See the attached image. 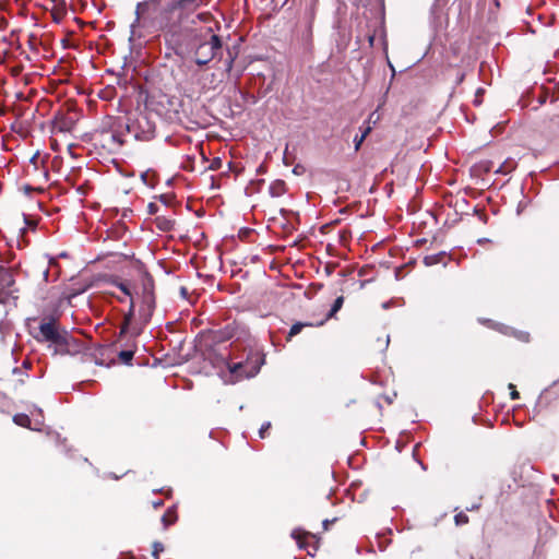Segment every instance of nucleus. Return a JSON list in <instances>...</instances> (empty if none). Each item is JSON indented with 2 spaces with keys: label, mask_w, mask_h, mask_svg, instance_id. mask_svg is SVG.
Segmentation results:
<instances>
[{
  "label": "nucleus",
  "mask_w": 559,
  "mask_h": 559,
  "mask_svg": "<svg viewBox=\"0 0 559 559\" xmlns=\"http://www.w3.org/2000/svg\"><path fill=\"white\" fill-rule=\"evenodd\" d=\"M264 364V356L259 352L249 350L246 359L228 362V370L237 380L257 376Z\"/></svg>",
  "instance_id": "f257e3e1"
},
{
  "label": "nucleus",
  "mask_w": 559,
  "mask_h": 559,
  "mask_svg": "<svg viewBox=\"0 0 559 559\" xmlns=\"http://www.w3.org/2000/svg\"><path fill=\"white\" fill-rule=\"evenodd\" d=\"M133 135L136 141L148 142L156 136V122L152 115L146 111L139 110L132 114Z\"/></svg>",
  "instance_id": "f03ea898"
},
{
  "label": "nucleus",
  "mask_w": 559,
  "mask_h": 559,
  "mask_svg": "<svg viewBox=\"0 0 559 559\" xmlns=\"http://www.w3.org/2000/svg\"><path fill=\"white\" fill-rule=\"evenodd\" d=\"M176 11H179V9L173 0L165 2L157 14L151 19L152 26L166 34H174L180 22L179 19L175 17Z\"/></svg>",
  "instance_id": "7ed1b4c3"
},
{
  "label": "nucleus",
  "mask_w": 559,
  "mask_h": 559,
  "mask_svg": "<svg viewBox=\"0 0 559 559\" xmlns=\"http://www.w3.org/2000/svg\"><path fill=\"white\" fill-rule=\"evenodd\" d=\"M144 331V324L140 321V317L135 319V304L133 298H130V306L127 313L123 316L122 323L118 333V341L123 340L127 335L130 338H136Z\"/></svg>",
  "instance_id": "20e7f679"
},
{
  "label": "nucleus",
  "mask_w": 559,
  "mask_h": 559,
  "mask_svg": "<svg viewBox=\"0 0 559 559\" xmlns=\"http://www.w3.org/2000/svg\"><path fill=\"white\" fill-rule=\"evenodd\" d=\"M162 7V0H143L136 3L135 7V19L130 25V37L129 41L132 43L135 37V27L140 25L141 19L144 21L148 19L152 13L158 12Z\"/></svg>",
  "instance_id": "39448f33"
},
{
  "label": "nucleus",
  "mask_w": 559,
  "mask_h": 559,
  "mask_svg": "<svg viewBox=\"0 0 559 559\" xmlns=\"http://www.w3.org/2000/svg\"><path fill=\"white\" fill-rule=\"evenodd\" d=\"M62 332L59 331L57 320L55 318L44 319L39 326L37 334L34 335L35 340L40 343H60L63 341Z\"/></svg>",
  "instance_id": "423d86ee"
},
{
  "label": "nucleus",
  "mask_w": 559,
  "mask_h": 559,
  "mask_svg": "<svg viewBox=\"0 0 559 559\" xmlns=\"http://www.w3.org/2000/svg\"><path fill=\"white\" fill-rule=\"evenodd\" d=\"M63 341L60 343H55L53 354L60 355H74L80 350L81 344L79 341L73 338L67 331L62 332Z\"/></svg>",
  "instance_id": "0eeeda50"
},
{
  "label": "nucleus",
  "mask_w": 559,
  "mask_h": 559,
  "mask_svg": "<svg viewBox=\"0 0 559 559\" xmlns=\"http://www.w3.org/2000/svg\"><path fill=\"white\" fill-rule=\"evenodd\" d=\"M156 308L155 296H141V305L139 308L140 321L143 322L144 328L150 323L154 310Z\"/></svg>",
  "instance_id": "6e6552de"
},
{
  "label": "nucleus",
  "mask_w": 559,
  "mask_h": 559,
  "mask_svg": "<svg viewBox=\"0 0 559 559\" xmlns=\"http://www.w3.org/2000/svg\"><path fill=\"white\" fill-rule=\"evenodd\" d=\"M124 346L127 347L126 349H121L119 353H118V358L119 360L123 364V365H127V366H131L132 365V360H133V357H134V354L136 352V342H135V338H130L126 344Z\"/></svg>",
  "instance_id": "1a4fd4ad"
},
{
  "label": "nucleus",
  "mask_w": 559,
  "mask_h": 559,
  "mask_svg": "<svg viewBox=\"0 0 559 559\" xmlns=\"http://www.w3.org/2000/svg\"><path fill=\"white\" fill-rule=\"evenodd\" d=\"M179 11H195L206 7L212 0H173Z\"/></svg>",
  "instance_id": "9d476101"
},
{
  "label": "nucleus",
  "mask_w": 559,
  "mask_h": 559,
  "mask_svg": "<svg viewBox=\"0 0 559 559\" xmlns=\"http://www.w3.org/2000/svg\"><path fill=\"white\" fill-rule=\"evenodd\" d=\"M223 48L222 37L213 34L210 41H204L199 45V52H203L205 49L212 50L215 55H221Z\"/></svg>",
  "instance_id": "9b49d317"
},
{
  "label": "nucleus",
  "mask_w": 559,
  "mask_h": 559,
  "mask_svg": "<svg viewBox=\"0 0 559 559\" xmlns=\"http://www.w3.org/2000/svg\"><path fill=\"white\" fill-rule=\"evenodd\" d=\"M14 282L12 271L0 266V290L9 292L8 289L14 285Z\"/></svg>",
  "instance_id": "f8f14e48"
},
{
  "label": "nucleus",
  "mask_w": 559,
  "mask_h": 559,
  "mask_svg": "<svg viewBox=\"0 0 559 559\" xmlns=\"http://www.w3.org/2000/svg\"><path fill=\"white\" fill-rule=\"evenodd\" d=\"M132 124H133L132 114H130L126 117V119L121 118V117L117 118L114 122V128L118 131L123 130L128 133L133 134V130H131Z\"/></svg>",
  "instance_id": "ddd939ff"
},
{
  "label": "nucleus",
  "mask_w": 559,
  "mask_h": 559,
  "mask_svg": "<svg viewBox=\"0 0 559 559\" xmlns=\"http://www.w3.org/2000/svg\"><path fill=\"white\" fill-rule=\"evenodd\" d=\"M195 55H197L195 63L199 67L206 66L211 60H213L214 58L217 57V55H215L210 49H205V50H203V52H199V47L195 50Z\"/></svg>",
  "instance_id": "4468645a"
},
{
  "label": "nucleus",
  "mask_w": 559,
  "mask_h": 559,
  "mask_svg": "<svg viewBox=\"0 0 559 559\" xmlns=\"http://www.w3.org/2000/svg\"><path fill=\"white\" fill-rule=\"evenodd\" d=\"M269 192L273 198L283 195L286 192L285 181L281 179L274 180L269 187Z\"/></svg>",
  "instance_id": "2eb2a0df"
},
{
  "label": "nucleus",
  "mask_w": 559,
  "mask_h": 559,
  "mask_svg": "<svg viewBox=\"0 0 559 559\" xmlns=\"http://www.w3.org/2000/svg\"><path fill=\"white\" fill-rule=\"evenodd\" d=\"M146 295L155 296L154 295V280L148 273H145L142 278V295L141 296H146Z\"/></svg>",
  "instance_id": "dca6fc26"
},
{
  "label": "nucleus",
  "mask_w": 559,
  "mask_h": 559,
  "mask_svg": "<svg viewBox=\"0 0 559 559\" xmlns=\"http://www.w3.org/2000/svg\"><path fill=\"white\" fill-rule=\"evenodd\" d=\"M111 285L118 287L126 296H129L130 298H133L130 284L126 281H121L118 277L111 276L108 281Z\"/></svg>",
  "instance_id": "f3484780"
},
{
  "label": "nucleus",
  "mask_w": 559,
  "mask_h": 559,
  "mask_svg": "<svg viewBox=\"0 0 559 559\" xmlns=\"http://www.w3.org/2000/svg\"><path fill=\"white\" fill-rule=\"evenodd\" d=\"M175 221L169 219L165 216H157L155 218V225L160 231H170L175 227Z\"/></svg>",
  "instance_id": "a211bd4d"
},
{
  "label": "nucleus",
  "mask_w": 559,
  "mask_h": 559,
  "mask_svg": "<svg viewBox=\"0 0 559 559\" xmlns=\"http://www.w3.org/2000/svg\"><path fill=\"white\" fill-rule=\"evenodd\" d=\"M301 535L308 536L310 534L308 532L302 531L301 528H295L290 533L292 538L296 540L298 547L300 549H306L308 544L305 540H302Z\"/></svg>",
  "instance_id": "6ab92c4d"
},
{
  "label": "nucleus",
  "mask_w": 559,
  "mask_h": 559,
  "mask_svg": "<svg viewBox=\"0 0 559 559\" xmlns=\"http://www.w3.org/2000/svg\"><path fill=\"white\" fill-rule=\"evenodd\" d=\"M305 326H312V323L308 322H295L288 332L287 340H292L294 336L298 335Z\"/></svg>",
  "instance_id": "aec40b11"
},
{
  "label": "nucleus",
  "mask_w": 559,
  "mask_h": 559,
  "mask_svg": "<svg viewBox=\"0 0 559 559\" xmlns=\"http://www.w3.org/2000/svg\"><path fill=\"white\" fill-rule=\"evenodd\" d=\"M343 304H344V297L343 296L336 297L331 306V309L329 310V312L326 314V319L333 318L342 309Z\"/></svg>",
  "instance_id": "412c9836"
},
{
  "label": "nucleus",
  "mask_w": 559,
  "mask_h": 559,
  "mask_svg": "<svg viewBox=\"0 0 559 559\" xmlns=\"http://www.w3.org/2000/svg\"><path fill=\"white\" fill-rule=\"evenodd\" d=\"M13 423L17 426L29 428L31 427V418L28 415L24 413H19L13 416Z\"/></svg>",
  "instance_id": "4be33fe9"
},
{
  "label": "nucleus",
  "mask_w": 559,
  "mask_h": 559,
  "mask_svg": "<svg viewBox=\"0 0 559 559\" xmlns=\"http://www.w3.org/2000/svg\"><path fill=\"white\" fill-rule=\"evenodd\" d=\"M177 521V513L174 509H168L167 512L162 516V522L165 527L174 524Z\"/></svg>",
  "instance_id": "5701e85b"
},
{
  "label": "nucleus",
  "mask_w": 559,
  "mask_h": 559,
  "mask_svg": "<svg viewBox=\"0 0 559 559\" xmlns=\"http://www.w3.org/2000/svg\"><path fill=\"white\" fill-rule=\"evenodd\" d=\"M515 167V163L513 160H506L504 163H502L499 168L495 171L496 174H501V175H508L509 173H511Z\"/></svg>",
  "instance_id": "b1692460"
},
{
  "label": "nucleus",
  "mask_w": 559,
  "mask_h": 559,
  "mask_svg": "<svg viewBox=\"0 0 559 559\" xmlns=\"http://www.w3.org/2000/svg\"><path fill=\"white\" fill-rule=\"evenodd\" d=\"M141 180L143 181L144 185L153 188L156 181L155 174L151 170L143 171L141 174Z\"/></svg>",
  "instance_id": "393cba45"
},
{
  "label": "nucleus",
  "mask_w": 559,
  "mask_h": 559,
  "mask_svg": "<svg viewBox=\"0 0 559 559\" xmlns=\"http://www.w3.org/2000/svg\"><path fill=\"white\" fill-rule=\"evenodd\" d=\"M548 129L559 134V114H556L549 118Z\"/></svg>",
  "instance_id": "a878e982"
},
{
  "label": "nucleus",
  "mask_w": 559,
  "mask_h": 559,
  "mask_svg": "<svg viewBox=\"0 0 559 559\" xmlns=\"http://www.w3.org/2000/svg\"><path fill=\"white\" fill-rule=\"evenodd\" d=\"M443 254H444V252H440L438 254H432V255H427V257H425L424 262L426 265L437 264L441 261Z\"/></svg>",
  "instance_id": "bb28decb"
},
{
  "label": "nucleus",
  "mask_w": 559,
  "mask_h": 559,
  "mask_svg": "<svg viewBox=\"0 0 559 559\" xmlns=\"http://www.w3.org/2000/svg\"><path fill=\"white\" fill-rule=\"evenodd\" d=\"M468 521L469 519L467 514L464 512H459L457 514L454 515V522L457 526L465 525L468 523Z\"/></svg>",
  "instance_id": "cd10ccee"
},
{
  "label": "nucleus",
  "mask_w": 559,
  "mask_h": 559,
  "mask_svg": "<svg viewBox=\"0 0 559 559\" xmlns=\"http://www.w3.org/2000/svg\"><path fill=\"white\" fill-rule=\"evenodd\" d=\"M152 547H153V552H152L153 557L155 559H158L159 552L164 551V545L160 542L156 540L153 543Z\"/></svg>",
  "instance_id": "c85d7f7f"
},
{
  "label": "nucleus",
  "mask_w": 559,
  "mask_h": 559,
  "mask_svg": "<svg viewBox=\"0 0 559 559\" xmlns=\"http://www.w3.org/2000/svg\"><path fill=\"white\" fill-rule=\"evenodd\" d=\"M492 166H493L492 162H490V160H484V162H480V163L477 165V168H478L480 171L489 173V171H491Z\"/></svg>",
  "instance_id": "c756f323"
},
{
  "label": "nucleus",
  "mask_w": 559,
  "mask_h": 559,
  "mask_svg": "<svg viewBox=\"0 0 559 559\" xmlns=\"http://www.w3.org/2000/svg\"><path fill=\"white\" fill-rule=\"evenodd\" d=\"M222 165H223V160L221 159V157H214L211 160L209 169H211V170H218V169L222 168Z\"/></svg>",
  "instance_id": "7c9ffc66"
},
{
  "label": "nucleus",
  "mask_w": 559,
  "mask_h": 559,
  "mask_svg": "<svg viewBox=\"0 0 559 559\" xmlns=\"http://www.w3.org/2000/svg\"><path fill=\"white\" fill-rule=\"evenodd\" d=\"M548 98V92L542 87V92L539 95H537L536 100L539 106L544 105L547 102Z\"/></svg>",
  "instance_id": "2f4dec72"
},
{
  "label": "nucleus",
  "mask_w": 559,
  "mask_h": 559,
  "mask_svg": "<svg viewBox=\"0 0 559 559\" xmlns=\"http://www.w3.org/2000/svg\"><path fill=\"white\" fill-rule=\"evenodd\" d=\"M174 198V194H160L157 197V199L165 204L166 206L170 205L171 199Z\"/></svg>",
  "instance_id": "473e14b6"
},
{
  "label": "nucleus",
  "mask_w": 559,
  "mask_h": 559,
  "mask_svg": "<svg viewBox=\"0 0 559 559\" xmlns=\"http://www.w3.org/2000/svg\"><path fill=\"white\" fill-rule=\"evenodd\" d=\"M111 140L116 142L119 146H122L124 144V140L121 138V134L118 130H115V132L111 135Z\"/></svg>",
  "instance_id": "72a5a7b5"
},
{
  "label": "nucleus",
  "mask_w": 559,
  "mask_h": 559,
  "mask_svg": "<svg viewBox=\"0 0 559 559\" xmlns=\"http://www.w3.org/2000/svg\"><path fill=\"white\" fill-rule=\"evenodd\" d=\"M9 297H13V292L0 290V304H5Z\"/></svg>",
  "instance_id": "f704fd0d"
},
{
  "label": "nucleus",
  "mask_w": 559,
  "mask_h": 559,
  "mask_svg": "<svg viewBox=\"0 0 559 559\" xmlns=\"http://www.w3.org/2000/svg\"><path fill=\"white\" fill-rule=\"evenodd\" d=\"M271 428V423L270 421H266L264 423L261 428L259 429V436L260 438L264 439L265 438V432Z\"/></svg>",
  "instance_id": "c9c22d12"
},
{
  "label": "nucleus",
  "mask_w": 559,
  "mask_h": 559,
  "mask_svg": "<svg viewBox=\"0 0 559 559\" xmlns=\"http://www.w3.org/2000/svg\"><path fill=\"white\" fill-rule=\"evenodd\" d=\"M365 139L361 138V135H355L354 138V148L355 152H358L361 147V144L364 143Z\"/></svg>",
  "instance_id": "e433bc0d"
},
{
  "label": "nucleus",
  "mask_w": 559,
  "mask_h": 559,
  "mask_svg": "<svg viewBox=\"0 0 559 559\" xmlns=\"http://www.w3.org/2000/svg\"><path fill=\"white\" fill-rule=\"evenodd\" d=\"M509 389L511 390L510 396L511 400H518L520 399V393L516 391L515 385L512 383H509Z\"/></svg>",
  "instance_id": "4c0bfd02"
},
{
  "label": "nucleus",
  "mask_w": 559,
  "mask_h": 559,
  "mask_svg": "<svg viewBox=\"0 0 559 559\" xmlns=\"http://www.w3.org/2000/svg\"><path fill=\"white\" fill-rule=\"evenodd\" d=\"M158 210H159V207L156 203H154V202L148 203V205H147L148 214L154 215L158 212Z\"/></svg>",
  "instance_id": "58836bf2"
},
{
  "label": "nucleus",
  "mask_w": 559,
  "mask_h": 559,
  "mask_svg": "<svg viewBox=\"0 0 559 559\" xmlns=\"http://www.w3.org/2000/svg\"><path fill=\"white\" fill-rule=\"evenodd\" d=\"M37 36L34 35V34H31L29 37H28V45L31 47V49L35 50L36 49V44H37Z\"/></svg>",
  "instance_id": "ea45409f"
},
{
  "label": "nucleus",
  "mask_w": 559,
  "mask_h": 559,
  "mask_svg": "<svg viewBox=\"0 0 559 559\" xmlns=\"http://www.w3.org/2000/svg\"><path fill=\"white\" fill-rule=\"evenodd\" d=\"M484 88L479 87L477 91H476V95H475V99H474V104L476 106L480 105L481 104V100L479 99L480 98V95L484 93Z\"/></svg>",
  "instance_id": "a19ab883"
},
{
  "label": "nucleus",
  "mask_w": 559,
  "mask_h": 559,
  "mask_svg": "<svg viewBox=\"0 0 559 559\" xmlns=\"http://www.w3.org/2000/svg\"><path fill=\"white\" fill-rule=\"evenodd\" d=\"M336 521H337V518H334V519H332V520H328V519H325V520L322 522V526H323V528H324L325 531H328V530H329V527H330V525H331V524H333V523H334V522H336Z\"/></svg>",
  "instance_id": "79ce46f5"
},
{
  "label": "nucleus",
  "mask_w": 559,
  "mask_h": 559,
  "mask_svg": "<svg viewBox=\"0 0 559 559\" xmlns=\"http://www.w3.org/2000/svg\"><path fill=\"white\" fill-rule=\"evenodd\" d=\"M63 14L60 12H52V19L56 23H60Z\"/></svg>",
  "instance_id": "37998d69"
},
{
  "label": "nucleus",
  "mask_w": 559,
  "mask_h": 559,
  "mask_svg": "<svg viewBox=\"0 0 559 559\" xmlns=\"http://www.w3.org/2000/svg\"><path fill=\"white\" fill-rule=\"evenodd\" d=\"M228 55H229V58L226 60V66H227V70L230 71L233 63H234V57L231 56L230 52H228Z\"/></svg>",
  "instance_id": "c03bdc74"
},
{
  "label": "nucleus",
  "mask_w": 559,
  "mask_h": 559,
  "mask_svg": "<svg viewBox=\"0 0 559 559\" xmlns=\"http://www.w3.org/2000/svg\"><path fill=\"white\" fill-rule=\"evenodd\" d=\"M370 132H371V127H370V126H367V127L362 130V132H361V134H360V135H361V138H362V139H366Z\"/></svg>",
  "instance_id": "a18cd8bd"
},
{
  "label": "nucleus",
  "mask_w": 559,
  "mask_h": 559,
  "mask_svg": "<svg viewBox=\"0 0 559 559\" xmlns=\"http://www.w3.org/2000/svg\"><path fill=\"white\" fill-rule=\"evenodd\" d=\"M479 508H480V503H474L471 507H467L466 511H475V510H478Z\"/></svg>",
  "instance_id": "49530a36"
},
{
  "label": "nucleus",
  "mask_w": 559,
  "mask_h": 559,
  "mask_svg": "<svg viewBox=\"0 0 559 559\" xmlns=\"http://www.w3.org/2000/svg\"><path fill=\"white\" fill-rule=\"evenodd\" d=\"M22 368L29 369L32 368V362L28 359H25L22 364Z\"/></svg>",
  "instance_id": "de8ad7c7"
},
{
  "label": "nucleus",
  "mask_w": 559,
  "mask_h": 559,
  "mask_svg": "<svg viewBox=\"0 0 559 559\" xmlns=\"http://www.w3.org/2000/svg\"><path fill=\"white\" fill-rule=\"evenodd\" d=\"M207 15H209V13H199L198 19L201 21H205Z\"/></svg>",
  "instance_id": "09e8293b"
},
{
  "label": "nucleus",
  "mask_w": 559,
  "mask_h": 559,
  "mask_svg": "<svg viewBox=\"0 0 559 559\" xmlns=\"http://www.w3.org/2000/svg\"><path fill=\"white\" fill-rule=\"evenodd\" d=\"M43 276H44V280H45L46 282H48V276H49V270H48V269H46V270L43 272Z\"/></svg>",
  "instance_id": "8fccbe9b"
},
{
  "label": "nucleus",
  "mask_w": 559,
  "mask_h": 559,
  "mask_svg": "<svg viewBox=\"0 0 559 559\" xmlns=\"http://www.w3.org/2000/svg\"><path fill=\"white\" fill-rule=\"evenodd\" d=\"M479 218H480L484 223H487L488 216H487L485 213H481V214H479Z\"/></svg>",
  "instance_id": "3c124183"
},
{
  "label": "nucleus",
  "mask_w": 559,
  "mask_h": 559,
  "mask_svg": "<svg viewBox=\"0 0 559 559\" xmlns=\"http://www.w3.org/2000/svg\"><path fill=\"white\" fill-rule=\"evenodd\" d=\"M257 173H258V174H263V173H264V166H263V165H260V166L257 168Z\"/></svg>",
  "instance_id": "603ef678"
},
{
  "label": "nucleus",
  "mask_w": 559,
  "mask_h": 559,
  "mask_svg": "<svg viewBox=\"0 0 559 559\" xmlns=\"http://www.w3.org/2000/svg\"><path fill=\"white\" fill-rule=\"evenodd\" d=\"M163 503L164 502L162 500H159V501L154 502L153 506H154V508H159L163 506Z\"/></svg>",
  "instance_id": "864d4df0"
},
{
  "label": "nucleus",
  "mask_w": 559,
  "mask_h": 559,
  "mask_svg": "<svg viewBox=\"0 0 559 559\" xmlns=\"http://www.w3.org/2000/svg\"><path fill=\"white\" fill-rule=\"evenodd\" d=\"M180 293H181L182 296H187L188 295V290H187L186 287H181L180 288Z\"/></svg>",
  "instance_id": "5fc2aeb1"
},
{
  "label": "nucleus",
  "mask_w": 559,
  "mask_h": 559,
  "mask_svg": "<svg viewBox=\"0 0 559 559\" xmlns=\"http://www.w3.org/2000/svg\"><path fill=\"white\" fill-rule=\"evenodd\" d=\"M249 97H250V102L252 104H257L258 99H257V97L254 95H250Z\"/></svg>",
  "instance_id": "6e6d98bb"
},
{
  "label": "nucleus",
  "mask_w": 559,
  "mask_h": 559,
  "mask_svg": "<svg viewBox=\"0 0 559 559\" xmlns=\"http://www.w3.org/2000/svg\"><path fill=\"white\" fill-rule=\"evenodd\" d=\"M132 211L130 209H126L123 211V214H122V217H128V214L131 213Z\"/></svg>",
  "instance_id": "4d7b16f0"
},
{
  "label": "nucleus",
  "mask_w": 559,
  "mask_h": 559,
  "mask_svg": "<svg viewBox=\"0 0 559 559\" xmlns=\"http://www.w3.org/2000/svg\"><path fill=\"white\" fill-rule=\"evenodd\" d=\"M13 373L20 374V373H22V371H21L20 368L16 367V368L13 369Z\"/></svg>",
  "instance_id": "13d9d810"
},
{
  "label": "nucleus",
  "mask_w": 559,
  "mask_h": 559,
  "mask_svg": "<svg viewBox=\"0 0 559 559\" xmlns=\"http://www.w3.org/2000/svg\"><path fill=\"white\" fill-rule=\"evenodd\" d=\"M522 210H523V206H522V203H520L518 205L516 213L520 214Z\"/></svg>",
  "instance_id": "bf43d9fd"
},
{
  "label": "nucleus",
  "mask_w": 559,
  "mask_h": 559,
  "mask_svg": "<svg viewBox=\"0 0 559 559\" xmlns=\"http://www.w3.org/2000/svg\"><path fill=\"white\" fill-rule=\"evenodd\" d=\"M489 239L488 238H481V239H478V242L479 243H484V242H488Z\"/></svg>",
  "instance_id": "052dcab7"
},
{
  "label": "nucleus",
  "mask_w": 559,
  "mask_h": 559,
  "mask_svg": "<svg viewBox=\"0 0 559 559\" xmlns=\"http://www.w3.org/2000/svg\"><path fill=\"white\" fill-rule=\"evenodd\" d=\"M346 235H349V231H345V230H344V231H342V233H341V237H342V238H345V237H346Z\"/></svg>",
  "instance_id": "680f3d73"
},
{
  "label": "nucleus",
  "mask_w": 559,
  "mask_h": 559,
  "mask_svg": "<svg viewBox=\"0 0 559 559\" xmlns=\"http://www.w3.org/2000/svg\"><path fill=\"white\" fill-rule=\"evenodd\" d=\"M373 40H374V36L373 35L369 36V43H370L371 46L373 45Z\"/></svg>",
  "instance_id": "e2e57ef3"
},
{
  "label": "nucleus",
  "mask_w": 559,
  "mask_h": 559,
  "mask_svg": "<svg viewBox=\"0 0 559 559\" xmlns=\"http://www.w3.org/2000/svg\"><path fill=\"white\" fill-rule=\"evenodd\" d=\"M385 401H386L389 404H391V403L393 402L392 397H390V396H385Z\"/></svg>",
  "instance_id": "0e129e2a"
},
{
  "label": "nucleus",
  "mask_w": 559,
  "mask_h": 559,
  "mask_svg": "<svg viewBox=\"0 0 559 559\" xmlns=\"http://www.w3.org/2000/svg\"><path fill=\"white\" fill-rule=\"evenodd\" d=\"M493 3H495V5H496L497 8H499V7H500V2H499V0H493Z\"/></svg>",
  "instance_id": "69168bd1"
},
{
  "label": "nucleus",
  "mask_w": 559,
  "mask_h": 559,
  "mask_svg": "<svg viewBox=\"0 0 559 559\" xmlns=\"http://www.w3.org/2000/svg\"><path fill=\"white\" fill-rule=\"evenodd\" d=\"M382 307H383L384 309H386V308H389V307H390V305H389V302H383Z\"/></svg>",
  "instance_id": "338daca9"
},
{
  "label": "nucleus",
  "mask_w": 559,
  "mask_h": 559,
  "mask_svg": "<svg viewBox=\"0 0 559 559\" xmlns=\"http://www.w3.org/2000/svg\"><path fill=\"white\" fill-rule=\"evenodd\" d=\"M463 79H464V74H461V75L459 76V79H457V82H462V81H463Z\"/></svg>",
  "instance_id": "774afa93"
}]
</instances>
